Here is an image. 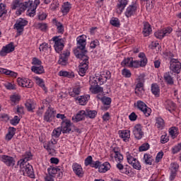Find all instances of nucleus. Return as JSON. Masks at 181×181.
I'll list each match as a JSON object with an SVG mask.
<instances>
[{"instance_id":"f257e3e1","label":"nucleus","mask_w":181,"mask_h":181,"mask_svg":"<svg viewBox=\"0 0 181 181\" xmlns=\"http://www.w3.org/2000/svg\"><path fill=\"white\" fill-rule=\"evenodd\" d=\"M88 51H85L83 53H80L78 50H74V54L77 59L81 60L80 64L78 66V74L81 76V77H84L86 76V73L88 70V64L90 62L88 59L90 57L87 55Z\"/></svg>"},{"instance_id":"f03ea898","label":"nucleus","mask_w":181,"mask_h":181,"mask_svg":"<svg viewBox=\"0 0 181 181\" xmlns=\"http://www.w3.org/2000/svg\"><path fill=\"white\" fill-rule=\"evenodd\" d=\"M139 57L141 59L140 61L132 59L131 67L134 69H138L139 67H145L148 63V59H146V56L145 53L140 52L139 54Z\"/></svg>"},{"instance_id":"7ed1b4c3","label":"nucleus","mask_w":181,"mask_h":181,"mask_svg":"<svg viewBox=\"0 0 181 181\" xmlns=\"http://www.w3.org/2000/svg\"><path fill=\"white\" fill-rule=\"evenodd\" d=\"M20 165V169L23 173L24 176H28L32 179L35 177V173L33 172V167L29 163H22Z\"/></svg>"},{"instance_id":"20e7f679","label":"nucleus","mask_w":181,"mask_h":181,"mask_svg":"<svg viewBox=\"0 0 181 181\" xmlns=\"http://www.w3.org/2000/svg\"><path fill=\"white\" fill-rule=\"evenodd\" d=\"M28 23V21L23 18H19L16 21V23L13 25V29L17 30V36H21V35L23 33L25 26H26Z\"/></svg>"},{"instance_id":"39448f33","label":"nucleus","mask_w":181,"mask_h":181,"mask_svg":"<svg viewBox=\"0 0 181 181\" xmlns=\"http://www.w3.org/2000/svg\"><path fill=\"white\" fill-rule=\"evenodd\" d=\"M77 49L75 50H78L79 53H84L87 52L86 49V45H87V40H86V35H81L77 37Z\"/></svg>"},{"instance_id":"423d86ee","label":"nucleus","mask_w":181,"mask_h":181,"mask_svg":"<svg viewBox=\"0 0 181 181\" xmlns=\"http://www.w3.org/2000/svg\"><path fill=\"white\" fill-rule=\"evenodd\" d=\"M170 70L173 73H176L179 74L181 70V63L177 59L170 58Z\"/></svg>"},{"instance_id":"0eeeda50","label":"nucleus","mask_w":181,"mask_h":181,"mask_svg":"<svg viewBox=\"0 0 181 181\" xmlns=\"http://www.w3.org/2000/svg\"><path fill=\"white\" fill-rule=\"evenodd\" d=\"M126 155L128 163L131 165L134 169H136V170H141V166L139 160L134 158V156H132V155H131L129 152H127Z\"/></svg>"},{"instance_id":"6e6552de","label":"nucleus","mask_w":181,"mask_h":181,"mask_svg":"<svg viewBox=\"0 0 181 181\" xmlns=\"http://www.w3.org/2000/svg\"><path fill=\"white\" fill-rule=\"evenodd\" d=\"M173 29L171 27H167L162 30H159L154 33V36L157 39L162 40L165 36H169L172 33Z\"/></svg>"},{"instance_id":"1a4fd4ad","label":"nucleus","mask_w":181,"mask_h":181,"mask_svg":"<svg viewBox=\"0 0 181 181\" xmlns=\"http://www.w3.org/2000/svg\"><path fill=\"white\" fill-rule=\"evenodd\" d=\"M136 104L138 110H140V111L144 113L145 117H149V115H151L152 110L148 107L145 103L142 102L141 100H138Z\"/></svg>"},{"instance_id":"9d476101","label":"nucleus","mask_w":181,"mask_h":181,"mask_svg":"<svg viewBox=\"0 0 181 181\" xmlns=\"http://www.w3.org/2000/svg\"><path fill=\"white\" fill-rule=\"evenodd\" d=\"M55 117L56 111H54V110L52 107H50L49 106L45 112L43 119L45 122H52V121L54 119Z\"/></svg>"},{"instance_id":"9b49d317","label":"nucleus","mask_w":181,"mask_h":181,"mask_svg":"<svg viewBox=\"0 0 181 181\" xmlns=\"http://www.w3.org/2000/svg\"><path fill=\"white\" fill-rule=\"evenodd\" d=\"M53 42H54V49L57 53H59L63 50L64 47V44L63 43V39L59 38L58 36H55L52 37Z\"/></svg>"},{"instance_id":"f8f14e48","label":"nucleus","mask_w":181,"mask_h":181,"mask_svg":"<svg viewBox=\"0 0 181 181\" xmlns=\"http://www.w3.org/2000/svg\"><path fill=\"white\" fill-rule=\"evenodd\" d=\"M0 160L6 166H15V158L11 156L2 155L0 156Z\"/></svg>"},{"instance_id":"ddd939ff","label":"nucleus","mask_w":181,"mask_h":181,"mask_svg":"<svg viewBox=\"0 0 181 181\" xmlns=\"http://www.w3.org/2000/svg\"><path fill=\"white\" fill-rule=\"evenodd\" d=\"M72 170L74 173L78 177H83L84 176V171L83 170V167H81V165L74 163L72 164Z\"/></svg>"},{"instance_id":"4468645a","label":"nucleus","mask_w":181,"mask_h":181,"mask_svg":"<svg viewBox=\"0 0 181 181\" xmlns=\"http://www.w3.org/2000/svg\"><path fill=\"white\" fill-rule=\"evenodd\" d=\"M17 83L21 87H25V88H32L33 87V82L28 78H17Z\"/></svg>"},{"instance_id":"2eb2a0df","label":"nucleus","mask_w":181,"mask_h":181,"mask_svg":"<svg viewBox=\"0 0 181 181\" xmlns=\"http://www.w3.org/2000/svg\"><path fill=\"white\" fill-rule=\"evenodd\" d=\"M30 1L32 2V4L30 6V8L28 10V16L33 18V16L36 15V9L37 8V6L40 5V0H35L34 3L33 1Z\"/></svg>"},{"instance_id":"dca6fc26","label":"nucleus","mask_w":181,"mask_h":181,"mask_svg":"<svg viewBox=\"0 0 181 181\" xmlns=\"http://www.w3.org/2000/svg\"><path fill=\"white\" fill-rule=\"evenodd\" d=\"M70 56V51L66 49L63 52V53L60 55L58 63L61 66H66L67 64V62H69V57Z\"/></svg>"},{"instance_id":"f3484780","label":"nucleus","mask_w":181,"mask_h":181,"mask_svg":"<svg viewBox=\"0 0 181 181\" xmlns=\"http://www.w3.org/2000/svg\"><path fill=\"white\" fill-rule=\"evenodd\" d=\"M133 134L136 139H142L144 132L142 131V125L136 124L133 128Z\"/></svg>"},{"instance_id":"a211bd4d","label":"nucleus","mask_w":181,"mask_h":181,"mask_svg":"<svg viewBox=\"0 0 181 181\" xmlns=\"http://www.w3.org/2000/svg\"><path fill=\"white\" fill-rule=\"evenodd\" d=\"M30 6H32V1L30 0L24 3L21 1L18 10L16 11L17 15H21L22 12H25L28 8L30 9Z\"/></svg>"},{"instance_id":"6ab92c4d","label":"nucleus","mask_w":181,"mask_h":181,"mask_svg":"<svg viewBox=\"0 0 181 181\" xmlns=\"http://www.w3.org/2000/svg\"><path fill=\"white\" fill-rule=\"evenodd\" d=\"M15 50V46L13 45V42H10L8 45L3 47L1 50L0 51V56H6L8 53H11Z\"/></svg>"},{"instance_id":"aec40b11","label":"nucleus","mask_w":181,"mask_h":181,"mask_svg":"<svg viewBox=\"0 0 181 181\" xmlns=\"http://www.w3.org/2000/svg\"><path fill=\"white\" fill-rule=\"evenodd\" d=\"M61 129H62L63 134H69L71 131V122L69 119H66L62 122Z\"/></svg>"},{"instance_id":"412c9836","label":"nucleus","mask_w":181,"mask_h":181,"mask_svg":"<svg viewBox=\"0 0 181 181\" xmlns=\"http://www.w3.org/2000/svg\"><path fill=\"white\" fill-rule=\"evenodd\" d=\"M100 78V84H104L107 80L111 78V72L108 70L103 71L100 75H98Z\"/></svg>"},{"instance_id":"4be33fe9","label":"nucleus","mask_w":181,"mask_h":181,"mask_svg":"<svg viewBox=\"0 0 181 181\" xmlns=\"http://www.w3.org/2000/svg\"><path fill=\"white\" fill-rule=\"evenodd\" d=\"M111 98L103 97L102 98V103L103 105L101 107L103 111H107L111 107Z\"/></svg>"},{"instance_id":"5701e85b","label":"nucleus","mask_w":181,"mask_h":181,"mask_svg":"<svg viewBox=\"0 0 181 181\" xmlns=\"http://www.w3.org/2000/svg\"><path fill=\"white\" fill-rule=\"evenodd\" d=\"M127 5H128V0H119L116 8L117 13H122Z\"/></svg>"},{"instance_id":"b1692460","label":"nucleus","mask_w":181,"mask_h":181,"mask_svg":"<svg viewBox=\"0 0 181 181\" xmlns=\"http://www.w3.org/2000/svg\"><path fill=\"white\" fill-rule=\"evenodd\" d=\"M119 135L124 142H128L131 138V132L129 130H120L119 131Z\"/></svg>"},{"instance_id":"393cba45","label":"nucleus","mask_w":181,"mask_h":181,"mask_svg":"<svg viewBox=\"0 0 181 181\" xmlns=\"http://www.w3.org/2000/svg\"><path fill=\"white\" fill-rule=\"evenodd\" d=\"M152 33V28H151V24L148 22L143 23V35L145 37L149 36Z\"/></svg>"},{"instance_id":"a878e982","label":"nucleus","mask_w":181,"mask_h":181,"mask_svg":"<svg viewBox=\"0 0 181 181\" xmlns=\"http://www.w3.org/2000/svg\"><path fill=\"white\" fill-rule=\"evenodd\" d=\"M75 100L78 103L79 105H86L90 100V95H81L76 98Z\"/></svg>"},{"instance_id":"bb28decb","label":"nucleus","mask_w":181,"mask_h":181,"mask_svg":"<svg viewBox=\"0 0 181 181\" xmlns=\"http://www.w3.org/2000/svg\"><path fill=\"white\" fill-rule=\"evenodd\" d=\"M84 118H86V112L85 110H81L72 117V121H74V122H80V121H83Z\"/></svg>"},{"instance_id":"cd10ccee","label":"nucleus","mask_w":181,"mask_h":181,"mask_svg":"<svg viewBox=\"0 0 181 181\" xmlns=\"http://www.w3.org/2000/svg\"><path fill=\"white\" fill-rule=\"evenodd\" d=\"M33 158V155H32V153L30 151H27L24 154L23 158L18 161V165L22 163H28V160H32Z\"/></svg>"},{"instance_id":"c85d7f7f","label":"nucleus","mask_w":181,"mask_h":181,"mask_svg":"<svg viewBox=\"0 0 181 181\" xmlns=\"http://www.w3.org/2000/svg\"><path fill=\"white\" fill-rule=\"evenodd\" d=\"M90 87H97L99 84V86H103L104 83H101V78H100V76H95L93 78H90L89 81Z\"/></svg>"},{"instance_id":"c756f323","label":"nucleus","mask_w":181,"mask_h":181,"mask_svg":"<svg viewBox=\"0 0 181 181\" xmlns=\"http://www.w3.org/2000/svg\"><path fill=\"white\" fill-rule=\"evenodd\" d=\"M111 169V164L109 162H105L103 164H100L99 167L98 172L100 173H105Z\"/></svg>"},{"instance_id":"7c9ffc66","label":"nucleus","mask_w":181,"mask_h":181,"mask_svg":"<svg viewBox=\"0 0 181 181\" xmlns=\"http://www.w3.org/2000/svg\"><path fill=\"white\" fill-rule=\"evenodd\" d=\"M165 109L168 110L170 112H172V111H175V109L176 108V104L173 103V101L170 100H166L165 103Z\"/></svg>"},{"instance_id":"2f4dec72","label":"nucleus","mask_w":181,"mask_h":181,"mask_svg":"<svg viewBox=\"0 0 181 181\" xmlns=\"http://www.w3.org/2000/svg\"><path fill=\"white\" fill-rule=\"evenodd\" d=\"M70 9H71V4H70L69 1H66L62 4L61 11L63 15H67L70 12Z\"/></svg>"},{"instance_id":"473e14b6","label":"nucleus","mask_w":181,"mask_h":181,"mask_svg":"<svg viewBox=\"0 0 181 181\" xmlns=\"http://www.w3.org/2000/svg\"><path fill=\"white\" fill-rule=\"evenodd\" d=\"M136 12V5H131L127 7V11L125 12V16L127 18H131L132 15H134Z\"/></svg>"},{"instance_id":"72a5a7b5","label":"nucleus","mask_w":181,"mask_h":181,"mask_svg":"<svg viewBox=\"0 0 181 181\" xmlns=\"http://www.w3.org/2000/svg\"><path fill=\"white\" fill-rule=\"evenodd\" d=\"M25 106L28 111L30 112H33V110L36 108V103L32 100H28L25 103Z\"/></svg>"},{"instance_id":"f704fd0d","label":"nucleus","mask_w":181,"mask_h":181,"mask_svg":"<svg viewBox=\"0 0 181 181\" xmlns=\"http://www.w3.org/2000/svg\"><path fill=\"white\" fill-rule=\"evenodd\" d=\"M151 93L155 97H160V88L158 83H153L151 85Z\"/></svg>"},{"instance_id":"c9c22d12","label":"nucleus","mask_w":181,"mask_h":181,"mask_svg":"<svg viewBox=\"0 0 181 181\" xmlns=\"http://www.w3.org/2000/svg\"><path fill=\"white\" fill-rule=\"evenodd\" d=\"M163 78L167 84L173 86L175 82L173 81V77H172L170 72H165L163 75Z\"/></svg>"},{"instance_id":"e433bc0d","label":"nucleus","mask_w":181,"mask_h":181,"mask_svg":"<svg viewBox=\"0 0 181 181\" xmlns=\"http://www.w3.org/2000/svg\"><path fill=\"white\" fill-rule=\"evenodd\" d=\"M31 71L35 74H43L45 73V68L42 65L33 66L31 67Z\"/></svg>"},{"instance_id":"4c0bfd02","label":"nucleus","mask_w":181,"mask_h":181,"mask_svg":"<svg viewBox=\"0 0 181 181\" xmlns=\"http://www.w3.org/2000/svg\"><path fill=\"white\" fill-rule=\"evenodd\" d=\"M80 93H81V88L75 86L69 90V94L71 97H76V95H80Z\"/></svg>"},{"instance_id":"58836bf2","label":"nucleus","mask_w":181,"mask_h":181,"mask_svg":"<svg viewBox=\"0 0 181 181\" xmlns=\"http://www.w3.org/2000/svg\"><path fill=\"white\" fill-rule=\"evenodd\" d=\"M16 129L15 127H9L8 134L6 135V141H11L15 136Z\"/></svg>"},{"instance_id":"ea45409f","label":"nucleus","mask_w":181,"mask_h":181,"mask_svg":"<svg viewBox=\"0 0 181 181\" xmlns=\"http://www.w3.org/2000/svg\"><path fill=\"white\" fill-rule=\"evenodd\" d=\"M34 80H35L36 84L39 86V87H41V88L43 89L44 91H47V88H46V86L45 85V81L43 79L40 78L38 76H35Z\"/></svg>"},{"instance_id":"a19ab883","label":"nucleus","mask_w":181,"mask_h":181,"mask_svg":"<svg viewBox=\"0 0 181 181\" xmlns=\"http://www.w3.org/2000/svg\"><path fill=\"white\" fill-rule=\"evenodd\" d=\"M53 22L55 24V26H57V30L58 33H61L62 35H63V33H64V26L63 25V24L57 21L56 19H54Z\"/></svg>"},{"instance_id":"79ce46f5","label":"nucleus","mask_w":181,"mask_h":181,"mask_svg":"<svg viewBox=\"0 0 181 181\" xmlns=\"http://www.w3.org/2000/svg\"><path fill=\"white\" fill-rule=\"evenodd\" d=\"M97 115V111L95 110H91L89 109H86L85 110V117L87 118H91L92 119L95 118V116Z\"/></svg>"},{"instance_id":"37998d69","label":"nucleus","mask_w":181,"mask_h":181,"mask_svg":"<svg viewBox=\"0 0 181 181\" xmlns=\"http://www.w3.org/2000/svg\"><path fill=\"white\" fill-rule=\"evenodd\" d=\"M10 100L11 102V105H16V104H19V101H21V95H12L10 96Z\"/></svg>"},{"instance_id":"c03bdc74","label":"nucleus","mask_w":181,"mask_h":181,"mask_svg":"<svg viewBox=\"0 0 181 181\" xmlns=\"http://www.w3.org/2000/svg\"><path fill=\"white\" fill-rule=\"evenodd\" d=\"M90 91H91L93 94H98L99 93H103L104 88L98 85L97 86L90 87Z\"/></svg>"},{"instance_id":"a18cd8bd","label":"nucleus","mask_w":181,"mask_h":181,"mask_svg":"<svg viewBox=\"0 0 181 181\" xmlns=\"http://www.w3.org/2000/svg\"><path fill=\"white\" fill-rule=\"evenodd\" d=\"M132 60H133V58L132 57H129V58H126L124 59L122 63H121V65L123 66V67H130L131 68V66L132 64Z\"/></svg>"},{"instance_id":"49530a36","label":"nucleus","mask_w":181,"mask_h":181,"mask_svg":"<svg viewBox=\"0 0 181 181\" xmlns=\"http://www.w3.org/2000/svg\"><path fill=\"white\" fill-rule=\"evenodd\" d=\"M144 160L146 165H152V162H153V158L151 154H144Z\"/></svg>"},{"instance_id":"de8ad7c7","label":"nucleus","mask_w":181,"mask_h":181,"mask_svg":"<svg viewBox=\"0 0 181 181\" xmlns=\"http://www.w3.org/2000/svg\"><path fill=\"white\" fill-rule=\"evenodd\" d=\"M35 28H37V29H40L42 32H46L47 30V24L45 23H38L35 25Z\"/></svg>"},{"instance_id":"09e8293b","label":"nucleus","mask_w":181,"mask_h":181,"mask_svg":"<svg viewBox=\"0 0 181 181\" xmlns=\"http://www.w3.org/2000/svg\"><path fill=\"white\" fill-rule=\"evenodd\" d=\"M58 172H60V168L56 167H51L48 168V174L51 176L54 177V175H57Z\"/></svg>"},{"instance_id":"8fccbe9b","label":"nucleus","mask_w":181,"mask_h":181,"mask_svg":"<svg viewBox=\"0 0 181 181\" xmlns=\"http://www.w3.org/2000/svg\"><path fill=\"white\" fill-rule=\"evenodd\" d=\"M50 103H52V100L49 98H46L45 100H42V105L41 106L42 110H45L46 107L52 108V106L50 105Z\"/></svg>"},{"instance_id":"3c124183","label":"nucleus","mask_w":181,"mask_h":181,"mask_svg":"<svg viewBox=\"0 0 181 181\" xmlns=\"http://www.w3.org/2000/svg\"><path fill=\"white\" fill-rule=\"evenodd\" d=\"M6 6L4 4H0V18L5 16L7 13Z\"/></svg>"},{"instance_id":"603ef678","label":"nucleus","mask_w":181,"mask_h":181,"mask_svg":"<svg viewBox=\"0 0 181 181\" xmlns=\"http://www.w3.org/2000/svg\"><path fill=\"white\" fill-rule=\"evenodd\" d=\"M62 132H63L62 127L54 129L52 132V136H54L55 138H59V136L62 135Z\"/></svg>"},{"instance_id":"864d4df0","label":"nucleus","mask_w":181,"mask_h":181,"mask_svg":"<svg viewBox=\"0 0 181 181\" xmlns=\"http://www.w3.org/2000/svg\"><path fill=\"white\" fill-rule=\"evenodd\" d=\"M177 170H179V164L177 163H173L170 164V171L175 172L177 173Z\"/></svg>"},{"instance_id":"5fc2aeb1","label":"nucleus","mask_w":181,"mask_h":181,"mask_svg":"<svg viewBox=\"0 0 181 181\" xmlns=\"http://www.w3.org/2000/svg\"><path fill=\"white\" fill-rule=\"evenodd\" d=\"M110 24H112V26H115V28H119V20L117 18H112L110 20Z\"/></svg>"},{"instance_id":"6e6d98bb","label":"nucleus","mask_w":181,"mask_h":181,"mask_svg":"<svg viewBox=\"0 0 181 181\" xmlns=\"http://www.w3.org/2000/svg\"><path fill=\"white\" fill-rule=\"evenodd\" d=\"M49 44L46 43V42H43L42 44H41L39 47V50L40 52H47V49H49Z\"/></svg>"},{"instance_id":"4d7b16f0","label":"nucleus","mask_w":181,"mask_h":181,"mask_svg":"<svg viewBox=\"0 0 181 181\" xmlns=\"http://www.w3.org/2000/svg\"><path fill=\"white\" fill-rule=\"evenodd\" d=\"M21 5V0H14L11 4V9H19Z\"/></svg>"},{"instance_id":"13d9d810","label":"nucleus","mask_w":181,"mask_h":181,"mask_svg":"<svg viewBox=\"0 0 181 181\" xmlns=\"http://www.w3.org/2000/svg\"><path fill=\"white\" fill-rule=\"evenodd\" d=\"M156 125L157 128H163V125H165V122L163 121V119L160 117L157 118Z\"/></svg>"},{"instance_id":"bf43d9fd","label":"nucleus","mask_w":181,"mask_h":181,"mask_svg":"<svg viewBox=\"0 0 181 181\" xmlns=\"http://www.w3.org/2000/svg\"><path fill=\"white\" fill-rule=\"evenodd\" d=\"M20 122H21V117L18 116H14V117L10 120V123L11 124V125H14V126L18 125V124H19Z\"/></svg>"},{"instance_id":"052dcab7","label":"nucleus","mask_w":181,"mask_h":181,"mask_svg":"<svg viewBox=\"0 0 181 181\" xmlns=\"http://www.w3.org/2000/svg\"><path fill=\"white\" fill-rule=\"evenodd\" d=\"M144 93H145V90L144 89V88H135V94H136L138 97H142V95H144Z\"/></svg>"},{"instance_id":"680f3d73","label":"nucleus","mask_w":181,"mask_h":181,"mask_svg":"<svg viewBox=\"0 0 181 181\" xmlns=\"http://www.w3.org/2000/svg\"><path fill=\"white\" fill-rule=\"evenodd\" d=\"M122 74L124 76V77H126V78H129V77L132 76L131 71L127 69H122Z\"/></svg>"},{"instance_id":"e2e57ef3","label":"nucleus","mask_w":181,"mask_h":181,"mask_svg":"<svg viewBox=\"0 0 181 181\" xmlns=\"http://www.w3.org/2000/svg\"><path fill=\"white\" fill-rule=\"evenodd\" d=\"M16 112L20 117H22V115L25 114L23 106L18 105L16 108Z\"/></svg>"},{"instance_id":"0e129e2a","label":"nucleus","mask_w":181,"mask_h":181,"mask_svg":"<svg viewBox=\"0 0 181 181\" xmlns=\"http://www.w3.org/2000/svg\"><path fill=\"white\" fill-rule=\"evenodd\" d=\"M93 164V157L91 156H88L86 159H85V166H91Z\"/></svg>"},{"instance_id":"69168bd1","label":"nucleus","mask_w":181,"mask_h":181,"mask_svg":"<svg viewBox=\"0 0 181 181\" xmlns=\"http://www.w3.org/2000/svg\"><path fill=\"white\" fill-rule=\"evenodd\" d=\"M140 152H144L145 151H148L149 149V144L144 143L139 147Z\"/></svg>"},{"instance_id":"338daca9","label":"nucleus","mask_w":181,"mask_h":181,"mask_svg":"<svg viewBox=\"0 0 181 181\" xmlns=\"http://www.w3.org/2000/svg\"><path fill=\"white\" fill-rule=\"evenodd\" d=\"M114 158L116 162H122V160H124V156H122V154H121V153L115 154Z\"/></svg>"},{"instance_id":"774afa93","label":"nucleus","mask_w":181,"mask_h":181,"mask_svg":"<svg viewBox=\"0 0 181 181\" xmlns=\"http://www.w3.org/2000/svg\"><path fill=\"white\" fill-rule=\"evenodd\" d=\"M181 151V143L178 144L177 146L173 148V153H177Z\"/></svg>"}]
</instances>
